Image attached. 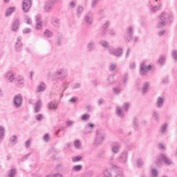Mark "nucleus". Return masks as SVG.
Returning a JSON list of instances; mask_svg holds the SVG:
<instances>
[{
  "instance_id": "nucleus-1",
  "label": "nucleus",
  "mask_w": 177,
  "mask_h": 177,
  "mask_svg": "<svg viewBox=\"0 0 177 177\" xmlns=\"http://www.w3.org/2000/svg\"><path fill=\"white\" fill-rule=\"evenodd\" d=\"M157 28H162L168 23L171 24L174 21V14L172 12H162L158 17Z\"/></svg>"
},
{
  "instance_id": "nucleus-2",
  "label": "nucleus",
  "mask_w": 177,
  "mask_h": 177,
  "mask_svg": "<svg viewBox=\"0 0 177 177\" xmlns=\"http://www.w3.org/2000/svg\"><path fill=\"white\" fill-rule=\"evenodd\" d=\"M104 138H106V133L102 130H97L96 132V136L94 145L95 146H99V145H102L103 140H104Z\"/></svg>"
},
{
  "instance_id": "nucleus-3",
  "label": "nucleus",
  "mask_w": 177,
  "mask_h": 177,
  "mask_svg": "<svg viewBox=\"0 0 177 177\" xmlns=\"http://www.w3.org/2000/svg\"><path fill=\"white\" fill-rule=\"evenodd\" d=\"M124 111H128L129 110V103L125 102L123 104L122 109L120 106H117L116 108V114L118 117H120V118H124L125 117V113H124Z\"/></svg>"
},
{
  "instance_id": "nucleus-4",
  "label": "nucleus",
  "mask_w": 177,
  "mask_h": 177,
  "mask_svg": "<svg viewBox=\"0 0 177 177\" xmlns=\"http://www.w3.org/2000/svg\"><path fill=\"white\" fill-rule=\"evenodd\" d=\"M23 104V95L17 94L13 98V106L15 109H20Z\"/></svg>"
},
{
  "instance_id": "nucleus-5",
  "label": "nucleus",
  "mask_w": 177,
  "mask_h": 177,
  "mask_svg": "<svg viewBox=\"0 0 177 177\" xmlns=\"http://www.w3.org/2000/svg\"><path fill=\"white\" fill-rule=\"evenodd\" d=\"M55 8V1L48 0L47 1L44 6V12L45 13H50Z\"/></svg>"
},
{
  "instance_id": "nucleus-6",
  "label": "nucleus",
  "mask_w": 177,
  "mask_h": 177,
  "mask_svg": "<svg viewBox=\"0 0 177 177\" xmlns=\"http://www.w3.org/2000/svg\"><path fill=\"white\" fill-rule=\"evenodd\" d=\"M151 70V65H147L146 62H142L140 66V75H146L148 71Z\"/></svg>"
},
{
  "instance_id": "nucleus-7",
  "label": "nucleus",
  "mask_w": 177,
  "mask_h": 177,
  "mask_svg": "<svg viewBox=\"0 0 177 177\" xmlns=\"http://www.w3.org/2000/svg\"><path fill=\"white\" fill-rule=\"evenodd\" d=\"M109 52L110 55H113V56H115L116 57H121L122 56V48H121L115 49L113 47H109Z\"/></svg>"
},
{
  "instance_id": "nucleus-8",
  "label": "nucleus",
  "mask_w": 177,
  "mask_h": 177,
  "mask_svg": "<svg viewBox=\"0 0 177 177\" xmlns=\"http://www.w3.org/2000/svg\"><path fill=\"white\" fill-rule=\"evenodd\" d=\"M133 37V27L129 26L126 30V33L124 35V39L127 42H130L131 39H132V37Z\"/></svg>"
},
{
  "instance_id": "nucleus-9",
  "label": "nucleus",
  "mask_w": 177,
  "mask_h": 177,
  "mask_svg": "<svg viewBox=\"0 0 177 177\" xmlns=\"http://www.w3.org/2000/svg\"><path fill=\"white\" fill-rule=\"evenodd\" d=\"M128 161V151H124L118 158V162L120 164H127Z\"/></svg>"
},
{
  "instance_id": "nucleus-10",
  "label": "nucleus",
  "mask_w": 177,
  "mask_h": 177,
  "mask_svg": "<svg viewBox=\"0 0 177 177\" xmlns=\"http://www.w3.org/2000/svg\"><path fill=\"white\" fill-rule=\"evenodd\" d=\"M31 6H32V0H24L22 3V10L25 13L30 12V9H31Z\"/></svg>"
},
{
  "instance_id": "nucleus-11",
  "label": "nucleus",
  "mask_w": 177,
  "mask_h": 177,
  "mask_svg": "<svg viewBox=\"0 0 177 177\" xmlns=\"http://www.w3.org/2000/svg\"><path fill=\"white\" fill-rule=\"evenodd\" d=\"M19 28H20V19H16L12 23L11 30L13 32H17V31H19Z\"/></svg>"
},
{
  "instance_id": "nucleus-12",
  "label": "nucleus",
  "mask_w": 177,
  "mask_h": 177,
  "mask_svg": "<svg viewBox=\"0 0 177 177\" xmlns=\"http://www.w3.org/2000/svg\"><path fill=\"white\" fill-rule=\"evenodd\" d=\"M84 21L88 26H91L93 23V13L92 12H88L84 17Z\"/></svg>"
},
{
  "instance_id": "nucleus-13",
  "label": "nucleus",
  "mask_w": 177,
  "mask_h": 177,
  "mask_svg": "<svg viewBox=\"0 0 177 177\" xmlns=\"http://www.w3.org/2000/svg\"><path fill=\"white\" fill-rule=\"evenodd\" d=\"M95 128V124L92 123H87L84 127V130L83 131L85 135H88V133H92V131Z\"/></svg>"
},
{
  "instance_id": "nucleus-14",
  "label": "nucleus",
  "mask_w": 177,
  "mask_h": 177,
  "mask_svg": "<svg viewBox=\"0 0 177 177\" xmlns=\"http://www.w3.org/2000/svg\"><path fill=\"white\" fill-rule=\"evenodd\" d=\"M21 37H18L17 39V41L15 42V50L16 52H21V49L23 48V44L21 43Z\"/></svg>"
},
{
  "instance_id": "nucleus-15",
  "label": "nucleus",
  "mask_w": 177,
  "mask_h": 177,
  "mask_svg": "<svg viewBox=\"0 0 177 177\" xmlns=\"http://www.w3.org/2000/svg\"><path fill=\"white\" fill-rule=\"evenodd\" d=\"M111 168L113 171H115V177H124V172H122L120 167L117 165H113Z\"/></svg>"
},
{
  "instance_id": "nucleus-16",
  "label": "nucleus",
  "mask_w": 177,
  "mask_h": 177,
  "mask_svg": "<svg viewBox=\"0 0 177 177\" xmlns=\"http://www.w3.org/2000/svg\"><path fill=\"white\" fill-rule=\"evenodd\" d=\"M165 102V97L160 96L156 99V106L158 109H161L164 106V102Z\"/></svg>"
},
{
  "instance_id": "nucleus-17",
  "label": "nucleus",
  "mask_w": 177,
  "mask_h": 177,
  "mask_svg": "<svg viewBox=\"0 0 177 177\" xmlns=\"http://www.w3.org/2000/svg\"><path fill=\"white\" fill-rule=\"evenodd\" d=\"M121 147V145H120V143L118 142H113L111 144V151L113 153V154H117L120 151V149Z\"/></svg>"
},
{
  "instance_id": "nucleus-18",
  "label": "nucleus",
  "mask_w": 177,
  "mask_h": 177,
  "mask_svg": "<svg viewBox=\"0 0 177 177\" xmlns=\"http://www.w3.org/2000/svg\"><path fill=\"white\" fill-rule=\"evenodd\" d=\"M16 77V74L13 73L12 71L8 72L5 75V78L7 80V81H9V82H13L15 81V78Z\"/></svg>"
},
{
  "instance_id": "nucleus-19",
  "label": "nucleus",
  "mask_w": 177,
  "mask_h": 177,
  "mask_svg": "<svg viewBox=\"0 0 177 177\" xmlns=\"http://www.w3.org/2000/svg\"><path fill=\"white\" fill-rule=\"evenodd\" d=\"M160 158L166 165H172V164H174L172 160H171L169 158L167 157L165 154H160Z\"/></svg>"
},
{
  "instance_id": "nucleus-20",
  "label": "nucleus",
  "mask_w": 177,
  "mask_h": 177,
  "mask_svg": "<svg viewBox=\"0 0 177 177\" xmlns=\"http://www.w3.org/2000/svg\"><path fill=\"white\" fill-rule=\"evenodd\" d=\"M36 30H41L42 28V17L41 15L36 16Z\"/></svg>"
},
{
  "instance_id": "nucleus-21",
  "label": "nucleus",
  "mask_w": 177,
  "mask_h": 177,
  "mask_svg": "<svg viewBox=\"0 0 177 177\" xmlns=\"http://www.w3.org/2000/svg\"><path fill=\"white\" fill-rule=\"evenodd\" d=\"M46 89V84L44 82H40L39 85L37 87L36 93H41V92H44Z\"/></svg>"
},
{
  "instance_id": "nucleus-22",
  "label": "nucleus",
  "mask_w": 177,
  "mask_h": 177,
  "mask_svg": "<svg viewBox=\"0 0 177 177\" xmlns=\"http://www.w3.org/2000/svg\"><path fill=\"white\" fill-rule=\"evenodd\" d=\"M48 110H53V111H56L57 110V104H56V101H51L48 104Z\"/></svg>"
},
{
  "instance_id": "nucleus-23",
  "label": "nucleus",
  "mask_w": 177,
  "mask_h": 177,
  "mask_svg": "<svg viewBox=\"0 0 177 177\" xmlns=\"http://www.w3.org/2000/svg\"><path fill=\"white\" fill-rule=\"evenodd\" d=\"M161 9V5L153 6L151 3L149 5V10L151 13H156V12H158Z\"/></svg>"
},
{
  "instance_id": "nucleus-24",
  "label": "nucleus",
  "mask_w": 177,
  "mask_h": 177,
  "mask_svg": "<svg viewBox=\"0 0 177 177\" xmlns=\"http://www.w3.org/2000/svg\"><path fill=\"white\" fill-rule=\"evenodd\" d=\"M95 45H96V43L95 41H90L87 44V50H88V52H92V51L95 50Z\"/></svg>"
},
{
  "instance_id": "nucleus-25",
  "label": "nucleus",
  "mask_w": 177,
  "mask_h": 177,
  "mask_svg": "<svg viewBox=\"0 0 177 177\" xmlns=\"http://www.w3.org/2000/svg\"><path fill=\"white\" fill-rule=\"evenodd\" d=\"M41 107H42V101H41V100H39L35 104V113H39Z\"/></svg>"
},
{
  "instance_id": "nucleus-26",
  "label": "nucleus",
  "mask_w": 177,
  "mask_h": 177,
  "mask_svg": "<svg viewBox=\"0 0 177 177\" xmlns=\"http://www.w3.org/2000/svg\"><path fill=\"white\" fill-rule=\"evenodd\" d=\"M160 132L162 133V135H165L167 132H168V124L167 123H164L162 124L160 129Z\"/></svg>"
},
{
  "instance_id": "nucleus-27",
  "label": "nucleus",
  "mask_w": 177,
  "mask_h": 177,
  "mask_svg": "<svg viewBox=\"0 0 177 177\" xmlns=\"http://www.w3.org/2000/svg\"><path fill=\"white\" fill-rule=\"evenodd\" d=\"M152 118L156 122H158L160 121V115L158 114V111L156 110L152 111Z\"/></svg>"
},
{
  "instance_id": "nucleus-28",
  "label": "nucleus",
  "mask_w": 177,
  "mask_h": 177,
  "mask_svg": "<svg viewBox=\"0 0 177 177\" xmlns=\"http://www.w3.org/2000/svg\"><path fill=\"white\" fill-rule=\"evenodd\" d=\"M51 23L55 28H59L60 27V19L54 18L52 19Z\"/></svg>"
},
{
  "instance_id": "nucleus-29",
  "label": "nucleus",
  "mask_w": 177,
  "mask_h": 177,
  "mask_svg": "<svg viewBox=\"0 0 177 177\" xmlns=\"http://www.w3.org/2000/svg\"><path fill=\"white\" fill-rule=\"evenodd\" d=\"M76 12L77 17H81V15L84 12V7L82 6H77L76 8Z\"/></svg>"
},
{
  "instance_id": "nucleus-30",
  "label": "nucleus",
  "mask_w": 177,
  "mask_h": 177,
  "mask_svg": "<svg viewBox=\"0 0 177 177\" xmlns=\"http://www.w3.org/2000/svg\"><path fill=\"white\" fill-rule=\"evenodd\" d=\"M10 143L12 146L17 144V136H12L9 139Z\"/></svg>"
},
{
  "instance_id": "nucleus-31",
  "label": "nucleus",
  "mask_w": 177,
  "mask_h": 177,
  "mask_svg": "<svg viewBox=\"0 0 177 177\" xmlns=\"http://www.w3.org/2000/svg\"><path fill=\"white\" fill-rule=\"evenodd\" d=\"M5 138V127L3 126H0V143Z\"/></svg>"
},
{
  "instance_id": "nucleus-32",
  "label": "nucleus",
  "mask_w": 177,
  "mask_h": 177,
  "mask_svg": "<svg viewBox=\"0 0 177 177\" xmlns=\"http://www.w3.org/2000/svg\"><path fill=\"white\" fill-rule=\"evenodd\" d=\"M103 177H113V174H111V171L109 169H104L102 172Z\"/></svg>"
},
{
  "instance_id": "nucleus-33",
  "label": "nucleus",
  "mask_w": 177,
  "mask_h": 177,
  "mask_svg": "<svg viewBox=\"0 0 177 177\" xmlns=\"http://www.w3.org/2000/svg\"><path fill=\"white\" fill-rule=\"evenodd\" d=\"M107 85H113L114 84V75H110L106 79Z\"/></svg>"
},
{
  "instance_id": "nucleus-34",
  "label": "nucleus",
  "mask_w": 177,
  "mask_h": 177,
  "mask_svg": "<svg viewBox=\"0 0 177 177\" xmlns=\"http://www.w3.org/2000/svg\"><path fill=\"white\" fill-rule=\"evenodd\" d=\"M15 10H16V8H15V7H10V8H8L6 11V17H8V16H10L12 15V13H13V12H15Z\"/></svg>"
},
{
  "instance_id": "nucleus-35",
  "label": "nucleus",
  "mask_w": 177,
  "mask_h": 177,
  "mask_svg": "<svg viewBox=\"0 0 177 177\" xmlns=\"http://www.w3.org/2000/svg\"><path fill=\"white\" fill-rule=\"evenodd\" d=\"M166 59L167 57H165V55H160L158 60V64H160V66H162L163 64H165Z\"/></svg>"
},
{
  "instance_id": "nucleus-36",
  "label": "nucleus",
  "mask_w": 177,
  "mask_h": 177,
  "mask_svg": "<svg viewBox=\"0 0 177 177\" xmlns=\"http://www.w3.org/2000/svg\"><path fill=\"white\" fill-rule=\"evenodd\" d=\"M82 169V165H74L72 168V171H74V172H80Z\"/></svg>"
},
{
  "instance_id": "nucleus-37",
  "label": "nucleus",
  "mask_w": 177,
  "mask_h": 177,
  "mask_svg": "<svg viewBox=\"0 0 177 177\" xmlns=\"http://www.w3.org/2000/svg\"><path fill=\"white\" fill-rule=\"evenodd\" d=\"M63 39V35L61 33H58L57 37V45L58 46H60L62 45V39Z\"/></svg>"
},
{
  "instance_id": "nucleus-38",
  "label": "nucleus",
  "mask_w": 177,
  "mask_h": 177,
  "mask_svg": "<svg viewBox=\"0 0 177 177\" xmlns=\"http://www.w3.org/2000/svg\"><path fill=\"white\" fill-rule=\"evenodd\" d=\"M44 37H46V38H50V37L53 36V33L52 32V31L46 29L44 32Z\"/></svg>"
},
{
  "instance_id": "nucleus-39",
  "label": "nucleus",
  "mask_w": 177,
  "mask_h": 177,
  "mask_svg": "<svg viewBox=\"0 0 177 177\" xmlns=\"http://www.w3.org/2000/svg\"><path fill=\"white\" fill-rule=\"evenodd\" d=\"M150 85V83L146 82L144 83L143 87H142V93H146L147 92V89H149V86Z\"/></svg>"
},
{
  "instance_id": "nucleus-40",
  "label": "nucleus",
  "mask_w": 177,
  "mask_h": 177,
  "mask_svg": "<svg viewBox=\"0 0 177 177\" xmlns=\"http://www.w3.org/2000/svg\"><path fill=\"white\" fill-rule=\"evenodd\" d=\"M151 177L158 176V171L157 170V169L152 168L151 170Z\"/></svg>"
},
{
  "instance_id": "nucleus-41",
  "label": "nucleus",
  "mask_w": 177,
  "mask_h": 177,
  "mask_svg": "<svg viewBox=\"0 0 177 177\" xmlns=\"http://www.w3.org/2000/svg\"><path fill=\"white\" fill-rule=\"evenodd\" d=\"M133 126L136 131H138V128H139V124H138V118H134L133 120Z\"/></svg>"
},
{
  "instance_id": "nucleus-42",
  "label": "nucleus",
  "mask_w": 177,
  "mask_h": 177,
  "mask_svg": "<svg viewBox=\"0 0 177 177\" xmlns=\"http://www.w3.org/2000/svg\"><path fill=\"white\" fill-rule=\"evenodd\" d=\"M56 74L62 77L66 74V70H64V68L59 69L57 71Z\"/></svg>"
},
{
  "instance_id": "nucleus-43",
  "label": "nucleus",
  "mask_w": 177,
  "mask_h": 177,
  "mask_svg": "<svg viewBox=\"0 0 177 177\" xmlns=\"http://www.w3.org/2000/svg\"><path fill=\"white\" fill-rule=\"evenodd\" d=\"M114 95H119L121 93V86H117L113 88Z\"/></svg>"
},
{
  "instance_id": "nucleus-44",
  "label": "nucleus",
  "mask_w": 177,
  "mask_h": 177,
  "mask_svg": "<svg viewBox=\"0 0 177 177\" xmlns=\"http://www.w3.org/2000/svg\"><path fill=\"white\" fill-rule=\"evenodd\" d=\"M8 177H15L16 176V169H11L8 175Z\"/></svg>"
},
{
  "instance_id": "nucleus-45",
  "label": "nucleus",
  "mask_w": 177,
  "mask_h": 177,
  "mask_svg": "<svg viewBox=\"0 0 177 177\" xmlns=\"http://www.w3.org/2000/svg\"><path fill=\"white\" fill-rule=\"evenodd\" d=\"M117 68V64L115 62H112L109 65V71H114Z\"/></svg>"
},
{
  "instance_id": "nucleus-46",
  "label": "nucleus",
  "mask_w": 177,
  "mask_h": 177,
  "mask_svg": "<svg viewBox=\"0 0 177 177\" xmlns=\"http://www.w3.org/2000/svg\"><path fill=\"white\" fill-rule=\"evenodd\" d=\"M91 118V115L90 114H83L81 116V120L82 121H88Z\"/></svg>"
},
{
  "instance_id": "nucleus-47",
  "label": "nucleus",
  "mask_w": 177,
  "mask_h": 177,
  "mask_svg": "<svg viewBox=\"0 0 177 177\" xmlns=\"http://www.w3.org/2000/svg\"><path fill=\"white\" fill-rule=\"evenodd\" d=\"M144 164H145V162H143V160L142 159H138L136 160V165L138 168L142 167V165H143Z\"/></svg>"
},
{
  "instance_id": "nucleus-48",
  "label": "nucleus",
  "mask_w": 177,
  "mask_h": 177,
  "mask_svg": "<svg viewBox=\"0 0 177 177\" xmlns=\"http://www.w3.org/2000/svg\"><path fill=\"white\" fill-rule=\"evenodd\" d=\"M17 80L19 85H23L24 84V77L23 76H18Z\"/></svg>"
},
{
  "instance_id": "nucleus-49",
  "label": "nucleus",
  "mask_w": 177,
  "mask_h": 177,
  "mask_svg": "<svg viewBox=\"0 0 177 177\" xmlns=\"http://www.w3.org/2000/svg\"><path fill=\"white\" fill-rule=\"evenodd\" d=\"M82 160V156H74L72 158L73 162H78Z\"/></svg>"
},
{
  "instance_id": "nucleus-50",
  "label": "nucleus",
  "mask_w": 177,
  "mask_h": 177,
  "mask_svg": "<svg viewBox=\"0 0 177 177\" xmlns=\"http://www.w3.org/2000/svg\"><path fill=\"white\" fill-rule=\"evenodd\" d=\"M110 26V21H106L104 24H102V30H106Z\"/></svg>"
},
{
  "instance_id": "nucleus-51",
  "label": "nucleus",
  "mask_w": 177,
  "mask_h": 177,
  "mask_svg": "<svg viewBox=\"0 0 177 177\" xmlns=\"http://www.w3.org/2000/svg\"><path fill=\"white\" fill-rule=\"evenodd\" d=\"M24 22L26 23V24H32V21H31V18L28 16H26L24 17Z\"/></svg>"
},
{
  "instance_id": "nucleus-52",
  "label": "nucleus",
  "mask_w": 177,
  "mask_h": 177,
  "mask_svg": "<svg viewBox=\"0 0 177 177\" xmlns=\"http://www.w3.org/2000/svg\"><path fill=\"white\" fill-rule=\"evenodd\" d=\"M172 58L177 62V50H173L171 52Z\"/></svg>"
},
{
  "instance_id": "nucleus-53",
  "label": "nucleus",
  "mask_w": 177,
  "mask_h": 177,
  "mask_svg": "<svg viewBox=\"0 0 177 177\" xmlns=\"http://www.w3.org/2000/svg\"><path fill=\"white\" fill-rule=\"evenodd\" d=\"M74 146L75 149H80L81 147V142L79 140H77L74 142Z\"/></svg>"
},
{
  "instance_id": "nucleus-54",
  "label": "nucleus",
  "mask_w": 177,
  "mask_h": 177,
  "mask_svg": "<svg viewBox=\"0 0 177 177\" xmlns=\"http://www.w3.org/2000/svg\"><path fill=\"white\" fill-rule=\"evenodd\" d=\"M100 44L101 46H103V48H109V43H107L106 41H100Z\"/></svg>"
},
{
  "instance_id": "nucleus-55",
  "label": "nucleus",
  "mask_w": 177,
  "mask_h": 177,
  "mask_svg": "<svg viewBox=\"0 0 177 177\" xmlns=\"http://www.w3.org/2000/svg\"><path fill=\"white\" fill-rule=\"evenodd\" d=\"M75 6H77V3H75L74 1H71L69 3V7H70L71 9H75Z\"/></svg>"
},
{
  "instance_id": "nucleus-56",
  "label": "nucleus",
  "mask_w": 177,
  "mask_h": 177,
  "mask_svg": "<svg viewBox=\"0 0 177 177\" xmlns=\"http://www.w3.org/2000/svg\"><path fill=\"white\" fill-rule=\"evenodd\" d=\"M99 0H92L91 2V8H96V5H97Z\"/></svg>"
},
{
  "instance_id": "nucleus-57",
  "label": "nucleus",
  "mask_w": 177,
  "mask_h": 177,
  "mask_svg": "<svg viewBox=\"0 0 177 177\" xmlns=\"http://www.w3.org/2000/svg\"><path fill=\"white\" fill-rule=\"evenodd\" d=\"M81 88V83H76L73 86V89H80Z\"/></svg>"
},
{
  "instance_id": "nucleus-58",
  "label": "nucleus",
  "mask_w": 177,
  "mask_h": 177,
  "mask_svg": "<svg viewBox=\"0 0 177 177\" xmlns=\"http://www.w3.org/2000/svg\"><path fill=\"white\" fill-rule=\"evenodd\" d=\"M29 32H31V28H26L23 30L24 34H29Z\"/></svg>"
},
{
  "instance_id": "nucleus-59",
  "label": "nucleus",
  "mask_w": 177,
  "mask_h": 177,
  "mask_svg": "<svg viewBox=\"0 0 177 177\" xmlns=\"http://www.w3.org/2000/svg\"><path fill=\"white\" fill-rule=\"evenodd\" d=\"M30 157V153L26 154V156H24L21 159V161L22 162H24V161H26V160H28V158Z\"/></svg>"
},
{
  "instance_id": "nucleus-60",
  "label": "nucleus",
  "mask_w": 177,
  "mask_h": 177,
  "mask_svg": "<svg viewBox=\"0 0 177 177\" xmlns=\"http://www.w3.org/2000/svg\"><path fill=\"white\" fill-rule=\"evenodd\" d=\"M47 177H63V176L59 173H57L55 174L49 175Z\"/></svg>"
},
{
  "instance_id": "nucleus-61",
  "label": "nucleus",
  "mask_w": 177,
  "mask_h": 177,
  "mask_svg": "<svg viewBox=\"0 0 177 177\" xmlns=\"http://www.w3.org/2000/svg\"><path fill=\"white\" fill-rule=\"evenodd\" d=\"M37 121H42V114H38L35 116Z\"/></svg>"
},
{
  "instance_id": "nucleus-62",
  "label": "nucleus",
  "mask_w": 177,
  "mask_h": 177,
  "mask_svg": "<svg viewBox=\"0 0 177 177\" xmlns=\"http://www.w3.org/2000/svg\"><path fill=\"white\" fill-rule=\"evenodd\" d=\"M158 149H160V150H165V146L164 145V144L162 143H160L158 145Z\"/></svg>"
},
{
  "instance_id": "nucleus-63",
  "label": "nucleus",
  "mask_w": 177,
  "mask_h": 177,
  "mask_svg": "<svg viewBox=\"0 0 177 177\" xmlns=\"http://www.w3.org/2000/svg\"><path fill=\"white\" fill-rule=\"evenodd\" d=\"M73 124H75L74 121H71V120L66 121L67 127H71V125H73Z\"/></svg>"
},
{
  "instance_id": "nucleus-64",
  "label": "nucleus",
  "mask_w": 177,
  "mask_h": 177,
  "mask_svg": "<svg viewBox=\"0 0 177 177\" xmlns=\"http://www.w3.org/2000/svg\"><path fill=\"white\" fill-rule=\"evenodd\" d=\"M45 142H49V134H46L44 138H43Z\"/></svg>"
}]
</instances>
